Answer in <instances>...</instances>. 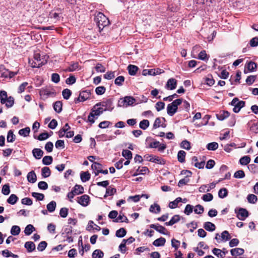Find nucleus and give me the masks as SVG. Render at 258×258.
Instances as JSON below:
<instances>
[{"mask_svg": "<svg viewBox=\"0 0 258 258\" xmlns=\"http://www.w3.org/2000/svg\"><path fill=\"white\" fill-rule=\"evenodd\" d=\"M247 200L249 203L255 204L257 200V197L253 194H249L247 196Z\"/></svg>", "mask_w": 258, "mask_h": 258, "instance_id": "58", "label": "nucleus"}, {"mask_svg": "<svg viewBox=\"0 0 258 258\" xmlns=\"http://www.w3.org/2000/svg\"><path fill=\"white\" fill-rule=\"evenodd\" d=\"M79 68V63L77 62H73L70 66L64 70L66 72H72L76 71Z\"/></svg>", "mask_w": 258, "mask_h": 258, "instance_id": "28", "label": "nucleus"}, {"mask_svg": "<svg viewBox=\"0 0 258 258\" xmlns=\"http://www.w3.org/2000/svg\"><path fill=\"white\" fill-rule=\"evenodd\" d=\"M24 247L26 249L27 251L29 253L32 252L36 249V246L32 241H27L24 244Z\"/></svg>", "mask_w": 258, "mask_h": 258, "instance_id": "17", "label": "nucleus"}, {"mask_svg": "<svg viewBox=\"0 0 258 258\" xmlns=\"http://www.w3.org/2000/svg\"><path fill=\"white\" fill-rule=\"evenodd\" d=\"M77 202L83 207L87 206L90 203V197L87 195H84L77 198Z\"/></svg>", "mask_w": 258, "mask_h": 258, "instance_id": "7", "label": "nucleus"}, {"mask_svg": "<svg viewBox=\"0 0 258 258\" xmlns=\"http://www.w3.org/2000/svg\"><path fill=\"white\" fill-rule=\"evenodd\" d=\"M103 111H105L104 110L103 108L100 106L97 108H95L92 109L91 112L90 113L88 117V121L91 122V124L94 123L95 120L93 118L95 117V116H99L103 112Z\"/></svg>", "mask_w": 258, "mask_h": 258, "instance_id": "5", "label": "nucleus"}, {"mask_svg": "<svg viewBox=\"0 0 258 258\" xmlns=\"http://www.w3.org/2000/svg\"><path fill=\"white\" fill-rule=\"evenodd\" d=\"M244 252V250L241 248H235L230 250L231 254L234 256L241 255Z\"/></svg>", "mask_w": 258, "mask_h": 258, "instance_id": "22", "label": "nucleus"}, {"mask_svg": "<svg viewBox=\"0 0 258 258\" xmlns=\"http://www.w3.org/2000/svg\"><path fill=\"white\" fill-rule=\"evenodd\" d=\"M245 173L242 170H239L234 174V177L235 178H242L245 177Z\"/></svg>", "mask_w": 258, "mask_h": 258, "instance_id": "61", "label": "nucleus"}, {"mask_svg": "<svg viewBox=\"0 0 258 258\" xmlns=\"http://www.w3.org/2000/svg\"><path fill=\"white\" fill-rule=\"evenodd\" d=\"M31 195L32 196L35 198L37 201H42L44 198V195L41 193L33 192Z\"/></svg>", "mask_w": 258, "mask_h": 258, "instance_id": "56", "label": "nucleus"}, {"mask_svg": "<svg viewBox=\"0 0 258 258\" xmlns=\"http://www.w3.org/2000/svg\"><path fill=\"white\" fill-rule=\"evenodd\" d=\"M221 237L222 240L226 241L229 240L231 239V236L228 231L225 230L221 233Z\"/></svg>", "mask_w": 258, "mask_h": 258, "instance_id": "47", "label": "nucleus"}, {"mask_svg": "<svg viewBox=\"0 0 258 258\" xmlns=\"http://www.w3.org/2000/svg\"><path fill=\"white\" fill-rule=\"evenodd\" d=\"M72 92L71 90L69 89H64L62 91V95L64 99L68 100L70 98Z\"/></svg>", "mask_w": 258, "mask_h": 258, "instance_id": "51", "label": "nucleus"}, {"mask_svg": "<svg viewBox=\"0 0 258 258\" xmlns=\"http://www.w3.org/2000/svg\"><path fill=\"white\" fill-rule=\"evenodd\" d=\"M161 118L160 117H157L155 120V122L153 124V128H156L158 127H159L160 126H162V127H165L166 125L165 124H161Z\"/></svg>", "mask_w": 258, "mask_h": 258, "instance_id": "57", "label": "nucleus"}, {"mask_svg": "<svg viewBox=\"0 0 258 258\" xmlns=\"http://www.w3.org/2000/svg\"><path fill=\"white\" fill-rule=\"evenodd\" d=\"M40 95L44 97L45 98H47L50 95H55V93L54 92H51L49 91L47 89L42 88L40 90L39 92Z\"/></svg>", "mask_w": 258, "mask_h": 258, "instance_id": "15", "label": "nucleus"}, {"mask_svg": "<svg viewBox=\"0 0 258 258\" xmlns=\"http://www.w3.org/2000/svg\"><path fill=\"white\" fill-rule=\"evenodd\" d=\"M257 67V64L252 61H247L245 64V68H246L248 71L250 72L255 71Z\"/></svg>", "mask_w": 258, "mask_h": 258, "instance_id": "20", "label": "nucleus"}, {"mask_svg": "<svg viewBox=\"0 0 258 258\" xmlns=\"http://www.w3.org/2000/svg\"><path fill=\"white\" fill-rule=\"evenodd\" d=\"M146 143L148 144V148H157L159 145V142L156 141L151 137H148L146 139Z\"/></svg>", "mask_w": 258, "mask_h": 258, "instance_id": "9", "label": "nucleus"}, {"mask_svg": "<svg viewBox=\"0 0 258 258\" xmlns=\"http://www.w3.org/2000/svg\"><path fill=\"white\" fill-rule=\"evenodd\" d=\"M186 153L183 150H180L177 154V159L178 161L180 163H183L185 162Z\"/></svg>", "mask_w": 258, "mask_h": 258, "instance_id": "34", "label": "nucleus"}, {"mask_svg": "<svg viewBox=\"0 0 258 258\" xmlns=\"http://www.w3.org/2000/svg\"><path fill=\"white\" fill-rule=\"evenodd\" d=\"M93 258H102L104 256L103 252L100 249H95L92 254Z\"/></svg>", "mask_w": 258, "mask_h": 258, "instance_id": "42", "label": "nucleus"}, {"mask_svg": "<svg viewBox=\"0 0 258 258\" xmlns=\"http://www.w3.org/2000/svg\"><path fill=\"white\" fill-rule=\"evenodd\" d=\"M194 210V206L190 204H187L184 210V213L186 215H189Z\"/></svg>", "mask_w": 258, "mask_h": 258, "instance_id": "59", "label": "nucleus"}, {"mask_svg": "<svg viewBox=\"0 0 258 258\" xmlns=\"http://www.w3.org/2000/svg\"><path fill=\"white\" fill-rule=\"evenodd\" d=\"M90 177L91 175L88 171H82L80 173L81 179L83 182L88 181L90 179Z\"/></svg>", "mask_w": 258, "mask_h": 258, "instance_id": "29", "label": "nucleus"}, {"mask_svg": "<svg viewBox=\"0 0 258 258\" xmlns=\"http://www.w3.org/2000/svg\"><path fill=\"white\" fill-rule=\"evenodd\" d=\"M18 197L15 194H12L7 199V202L11 205L15 204L18 201Z\"/></svg>", "mask_w": 258, "mask_h": 258, "instance_id": "36", "label": "nucleus"}, {"mask_svg": "<svg viewBox=\"0 0 258 258\" xmlns=\"http://www.w3.org/2000/svg\"><path fill=\"white\" fill-rule=\"evenodd\" d=\"M136 103L137 99L131 96H126L119 99L117 106L118 107H127L128 106H132Z\"/></svg>", "mask_w": 258, "mask_h": 258, "instance_id": "2", "label": "nucleus"}, {"mask_svg": "<svg viewBox=\"0 0 258 258\" xmlns=\"http://www.w3.org/2000/svg\"><path fill=\"white\" fill-rule=\"evenodd\" d=\"M235 213L237 214V217L242 221L244 220L249 215L248 211L242 208H239L238 212L235 209Z\"/></svg>", "mask_w": 258, "mask_h": 258, "instance_id": "6", "label": "nucleus"}, {"mask_svg": "<svg viewBox=\"0 0 258 258\" xmlns=\"http://www.w3.org/2000/svg\"><path fill=\"white\" fill-rule=\"evenodd\" d=\"M114 222H125L128 223L129 222L128 219L127 218L122 215H119L116 219L113 220Z\"/></svg>", "mask_w": 258, "mask_h": 258, "instance_id": "32", "label": "nucleus"}, {"mask_svg": "<svg viewBox=\"0 0 258 258\" xmlns=\"http://www.w3.org/2000/svg\"><path fill=\"white\" fill-rule=\"evenodd\" d=\"M166 242V239L165 238L161 237L155 240H154L153 242V244L157 247L162 246H164Z\"/></svg>", "mask_w": 258, "mask_h": 258, "instance_id": "24", "label": "nucleus"}, {"mask_svg": "<svg viewBox=\"0 0 258 258\" xmlns=\"http://www.w3.org/2000/svg\"><path fill=\"white\" fill-rule=\"evenodd\" d=\"M180 147L187 150H189L191 148L190 142L186 140L182 141L180 144Z\"/></svg>", "mask_w": 258, "mask_h": 258, "instance_id": "60", "label": "nucleus"}, {"mask_svg": "<svg viewBox=\"0 0 258 258\" xmlns=\"http://www.w3.org/2000/svg\"><path fill=\"white\" fill-rule=\"evenodd\" d=\"M228 195V190L226 188H221L218 192L219 197L223 199L227 197Z\"/></svg>", "mask_w": 258, "mask_h": 258, "instance_id": "55", "label": "nucleus"}, {"mask_svg": "<svg viewBox=\"0 0 258 258\" xmlns=\"http://www.w3.org/2000/svg\"><path fill=\"white\" fill-rule=\"evenodd\" d=\"M245 102L244 101H239L237 97L234 98L232 101L229 103L231 106H233V111L235 113H238L240 109L245 106Z\"/></svg>", "mask_w": 258, "mask_h": 258, "instance_id": "4", "label": "nucleus"}, {"mask_svg": "<svg viewBox=\"0 0 258 258\" xmlns=\"http://www.w3.org/2000/svg\"><path fill=\"white\" fill-rule=\"evenodd\" d=\"M56 207V203L54 201H51L46 206L47 211L48 212H49L50 213H52V212H54L55 210Z\"/></svg>", "mask_w": 258, "mask_h": 258, "instance_id": "33", "label": "nucleus"}, {"mask_svg": "<svg viewBox=\"0 0 258 258\" xmlns=\"http://www.w3.org/2000/svg\"><path fill=\"white\" fill-rule=\"evenodd\" d=\"M35 230L34 227L31 224H29L25 227L24 233L26 235H30Z\"/></svg>", "mask_w": 258, "mask_h": 258, "instance_id": "41", "label": "nucleus"}, {"mask_svg": "<svg viewBox=\"0 0 258 258\" xmlns=\"http://www.w3.org/2000/svg\"><path fill=\"white\" fill-rule=\"evenodd\" d=\"M47 245V243L45 241H41L37 246V249L39 251H43L45 250Z\"/></svg>", "mask_w": 258, "mask_h": 258, "instance_id": "63", "label": "nucleus"}, {"mask_svg": "<svg viewBox=\"0 0 258 258\" xmlns=\"http://www.w3.org/2000/svg\"><path fill=\"white\" fill-rule=\"evenodd\" d=\"M116 192V189L113 187H109L106 188L105 194L104 197L105 198L109 196H113Z\"/></svg>", "mask_w": 258, "mask_h": 258, "instance_id": "50", "label": "nucleus"}, {"mask_svg": "<svg viewBox=\"0 0 258 258\" xmlns=\"http://www.w3.org/2000/svg\"><path fill=\"white\" fill-rule=\"evenodd\" d=\"M16 139V136L13 133V131L12 130L9 131L7 135V140L8 142L13 143L15 141Z\"/></svg>", "mask_w": 258, "mask_h": 258, "instance_id": "43", "label": "nucleus"}, {"mask_svg": "<svg viewBox=\"0 0 258 258\" xmlns=\"http://www.w3.org/2000/svg\"><path fill=\"white\" fill-rule=\"evenodd\" d=\"M177 86V80L174 78L169 79L165 85V88L167 89L171 90H174Z\"/></svg>", "mask_w": 258, "mask_h": 258, "instance_id": "10", "label": "nucleus"}, {"mask_svg": "<svg viewBox=\"0 0 258 258\" xmlns=\"http://www.w3.org/2000/svg\"><path fill=\"white\" fill-rule=\"evenodd\" d=\"M250 162V158L248 156H245L241 157L239 162L242 165H246Z\"/></svg>", "mask_w": 258, "mask_h": 258, "instance_id": "45", "label": "nucleus"}, {"mask_svg": "<svg viewBox=\"0 0 258 258\" xmlns=\"http://www.w3.org/2000/svg\"><path fill=\"white\" fill-rule=\"evenodd\" d=\"M106 91V88L104 86H99L95 89V92L98 95H103Z\"/></svg>", "mask_w": 258, "mask_h": 258, "instance_id": "64", "label": "nucleus"}, {"mask_svg": "<svg viewBox=\"0 0 258 258\" xmlns=\"http://www.w3.org/2000/svg\"><path fill=\"white\" fill-rule=\"evenodd\" d=\"M102 167V165L101 163L94 162L91 166V168L94 171L95 174L96 175V173H97L99 169H101Z\"/></svg>", "mask_w": 258, "mask_h": 258, "instance_id": "44", "label": "nucleus"}, {"mask_svg": "<svg viewBox=\"0 0 258 258\" xmlns=\"http://www.w3.org/2000/svg\"><path fill=\"white\" fill-rule=\"evenodd\" d=\"M149 121L147 119H144L140 121L139 123V127L145 130L149 127Z\"/></svg>", "mask_w": 258, "mask_h": 258, "instance_id": "49", "label": "nucleus"}, {"mask_svg": "<svg viewBox=\"0 0 258 258\" xmlns=\"http://www.w3.org/2000/svg\"><path fill=\"white\" fill-rule=\"evenodd\" d=\"M30 132V128L29 127H26L24 128H22L19 131V134L20 136L26 137L29 136Z\"/></svg>", "mask_w": 258, "mask_h": 258, "instance_id": "40", "label": "nucleus"}, {"mask_svg": "<svg viewBox=\"0 0 258 258\" xmlns=\"http://www.w3.org/2000/svg\"><path fill=\"white\" fill-rule=\"evenodd\" d=\"M209 57L208 56L206 51L205 50H202L199 54L198 58L202 60H208Z\"/></svg>", "mask_w": 258, "mask_h": 258, "instance_id": "62", "label": "nucleus"}, {"mask_svg": "<svg viewBox=\"0 0 258 258\" xmlns=\"http://www.w3.org/2000/svg\"><path fill=\"white\" fill-rule=\"evenodd\" d=\"M21 229L19 226H13L11 229V234L14 236H17L19 234Z\"/></svg>", "mask_w": 258, "mask_h": 258, "instance_id": "46", "label": "nucleus"}, {"mask_svg": "<svg viewBox=\"0 0 258 258\" xmlns=\"http://www.w3.org/2000/svg\"><path fill=\"white\" fill-rule=\"evenodd\" d=\"M28 181L32 183H35L37 180V176L34 171L29 172L27 176Z\"/></svg>", "mask_w": 258, "mask_h": 258, "instance_id": "21", "label": "nucleus"}, {"mask_svg": "<svg viewBox=\"0 0 258 258\" xmlns=\"http://www.w3.org/2000/svg\"><path fill=\"white\" fill-rule=\"evenodd\" d=\"M206 148L208 150L215 151L218 148V144L216 142H212L208 144Z\"/></svg>", "mask_w": 258, "mask_h": 258, "instance_id": "48", "label": "nucleus"}, {"mask_svg": "<svg viewBox=\"0 0 258 258\" xmlns=\"http://www.w3.org/2000/svg\"><path fill=\"white\" fill-rule=\"evenodd\" d=\"M51 135H49L47 132H45L40 134L38 136L34 135V139H37L39 141H44L47 139Z\"/></svg>", "mask_w": 258, "mask_h": 258, "instance_id": "27", "label": "nucleus"}, {"mask_svg": "<svg viewBox=\"0 0 258 258\" xmlns=\"http://www.w3.org/2000/svg\"><path fill=\"white\" fill-rule=\"evenodd\" d=\"M6 99H7L6 103V107L7 108L12 107L14 105V102H15V99H14V97L12 96H9V97H8Z\"/></svg>", "mask_w": 258, "mask_h": 258, "instance_id": "52", "label": "nucleus"}, {"mask_svg": "<svg viewBox=\"0 0 258 258\" xmlns=\"http://www.w3.org/2000/svg\"><path fill=\"white\" fill-rule=\"evenodd\" d=\"M178 107H176L172 103H170L167 105V114L170 116H172L174 115V114L177 111Z\"/></svg>", "mask_w": 258, "mask_h": 258, "instance_id": "13", "label": "nucleus"}, {"mask_svg": "<svg viewBox=\"0 0 258 258\" xmlns=\"http://www.w3.org/2000/svg\"><path fill=\"white\" fill-rule=\"evenodd\" d=\"M80 95L81 98V101L84 102L90 99V96L91 95V90H85L82 91L80 92Z\"/></svg>", "mask_w": 258, "mask_h": 258, "instance_id": "12", "label": "nucleus"}, {"mask_svg": "<svg viewBox=\"0 0 258 258\" xmlns=\"http://www.w3.org/2000/svg\"><path fill=\"white\" fill-rule=\"evenodd\" d=\"M51 175V170L48 167L45 166L41 169V175L44 178H47Z\"/></svg>", "mask_w": 258, "mask_h": 258, "instance_id": "30", "label": "nucleus"}, {"mask_svg": "<svg viewBox=\"0 0 258 258\" xmlns=\"http://www.w3.org/2000/svg\"><path fill=\"white\" fill-rule=\"evenodd\" d=\"M33 156L36 159H40L44 154V152L40 149L34 148L32 150Z\"/></svg>", "mask_w": 258, "mask_h": 258, "instance_id": "19", "label": "nucleus"}, {"mask_svg": "<svg viewBox=\"0 0 258 258\" xmlns=\"http://www.w3.org/2000/svg\"><path fill=\"white\" fill-rule=\"evenodd\" d=\"M94 21L98 27L100 31L110 24L108 18L106 17L102 13L99 12L94 17Z\"/></svg>", "mask_w": 258, "mask_h": 258, "instance_id": "1", "label": "nucleus"}, {"mask_svg": "<svg viewBox=\"0 0 258 258\" xmlns=\"http://www.w3.org/2000/svg\"><path fill=\"white\" fill-rule=\"evenodd\" d=\"M150 211L154 213H159L161 211L160 207L157 204L154 203L151 205L149 209Z\"/></svg>", "mask_w": 258, "mask_h": 258, "instance_id": "31", "label": "nucleus"}, {"mask_svg": "<svg viewBox=\"0 0 258 258\" xmlns=\"http://www.w3.org/2000/svg\"><path fill=\"white\" fill-rule=\"evenodd\" d=\"M54 111L57 113H60L62 111V103L61 101H56L53 104Z\"/></svg>", "mask_w": 258, "mask_h": 258, "instance_id": "25", "label": "nucleus"}, {"mask_svg": "<svg viewBox=\"0 0 258 258\" xmlns=\"http://www.w3.org/2000/svg\"><path fill=\"white\" fill-rule=\"evenodd\" d=\"M49 57V56L48 55H45L44 56V58H42V62L40 63H39L36 60H35L34 61H33V62H32L31 63V66L32 68H40L41 67H42V66L44 65L45 64H46L47 62V59Z\"/></svg>", "mask_w": 258, "mask_h": 258, "instance_id": "14", "label": "nucleus"}, {"mask_svg": "<svg viewBox=\"0 0 258 258\" xmlns=\"http://www.w3.org/2000/svg\"><path fill=\"white\" fill-rule=\"evenodd\" d=\"M122 156L127 160L132 158V153L128 150H123L122 151Z\"/></svg>", "mask_w": 258, "mask_h": 258, "instance_id": "54", "label": "nucleus"}, {"mask_svg": "<svg viewBox=\"0 0 258 258\" xmlns=\"http://www.w3.org/2000/svg\"><path fill=\"white\" fill-rule=\"evenodd\" d=\"M53 161V158L51 156H45L43 158L42 163L45 165H50Z\"/></svg>", "mask_w": 258, "mask_h": 258, "instance_id": "39", "label": "nucleus"}, {"mask_svg": "<svg viewBox=\"0 0 258 258\" xmlns=\"http://www.w3.org/2000/svg\"><path fill=\"white\" fill-rule=\"evenodd\" d=\"M204 228L208 231L213 232L216 229V226L211 222H206L203 225Z\"/></svg>", "mask_w": 258, "mask_h": 258, "instance_id": "23", "label": "nucleus"}, {"mask_svg": "<svg viewBox=\"0 0 258 258\" xmlns=\"http://www.w3.org/2000/svg\"><path fill=\"white\" fill-rule=\"evenodd\" d=\"M139 68L137 66L133 65V64H130L127 67V70L128 72V74L131 76H134L136 74L137 71H138Z\"/></svg>", "mask_w": 258, "mask_h": 258, "instance_id": "26", "label": "nucleus"}, {"mask_svg": "<svg viewBox=\"0 0 258 258\" xmlns=\"http://www.w3.org/2000/svg\"><path fill=\"white\" fill-rule=\"evenodd\" d=\"M126 232V230L125 228H120L116 231L115 236L118 238H122L125 236Z\"/></svg>", "mask_w": 258, "mask_h": 258, "instance_id": "37", "label": "nucleus"}, {"mask_svg": "<svg viewBox=\"0 0 258 258\" xmlns=\"http://www.w3.org/2000/svg\"><path fill=\"white\" fill-rule=\"evenodd\" d=\"M124 79V77L122 76L117 77L114 80V84L118 86H121L123 85Z\"/></svg>", "mask_w": 258, "mask_h": 258, "instance_id": "53", "label": "nucleus"}, {"mask_svg": "<svg viewBox=\"0 0 258 258\" xmlns=\"http://www.w3.org/2000/svg\"><path fill=\"white\" fill-rule=\"evenodd\" d=\"M182 198L180 197L177 198L174 201L170 202L169 203V207L171 209H175L177 207V205L179 203L181 202Z\"/></svg>", "mask_w": 258, "mask_h": 258, "instance_id": "38", "label": "nucleus"}, {"mask_svg": "<svg viewBox=\"0 0 258 258\" xmlns=\"http://www.w3.org/2000/svg\"><path fill=\"white\" fill-rule=\"evenodd\" d=\"M212 252L218 257L223 258L228 253V250L225 248H223L222 249L214 248L212 249Z\"/></svg>", "mask_w": 258, "mask_h": 258, "instance_id": "8", "label": "nucleus"}, {"mask_svg": "<svg viewBox=\"0 0 258 258\" xmlns=\"http://www.w3.org/2000/svg\"><path fill=\"white\" fill-rule=\"evenodd\" d=\"M150 227L151 228L154 229L155 230H156L157 231H158V232H159L161 234H162L164 235L167 234V233H165V231H166V229L164 227H163L162 225H160L159 224H151L150 225Z\"/></svg>", "mask_w": 258, "mask_h": 258, "instance_id": "11", "label": "nucleus"}, {"mask_svg": "<svg viewBox=\"0 0 258 258\" xmlns=\"http://www.w3.org/2000/svg\"><path fill=\"white\" fill-rule=\"evenodd\" d=\"M230 115V112L226 110H221L218 114H216L217 118L219 120H223L228 117Z\"/></svg>", "mask_w": 258, "mask_h": 258, "instance_id": "18", "label": "nucleus"}, {"mask_svg": "<svg viewBox=\"0 0 258 258\" xmlns=\"http://www.w3.org/2000/svg\"><path fill=\"white\" fill-rule=\"evenodd\" d=\"M148 161L160 165H164L166 163V161L164 159L160 158L158 156L153 155L152 158H150L148 160Z\"/></svg>", "mask_w": 258, "mask_h": 258, "instance_id": "16", "label": "nucleus"}, {"mask_svg": "<svg viewBox=\"0 0 258 258\" xmlns=\"http://www.w3.org/2000/svg\"><path fill=\"white\" fill-rule=\"evenodd\" d=\"M98 106L105 107V108H103L105 111H111L114 108L113 106V99L112 98H109L106 99L105 101H103L101 102L97 103L93 106V108H95L96 107Z\"/></svg>", "mask_w": 258, "mask_h": 258, "instance_id": "3", "label": "nucleus"}, {"mask_svg": "<svg viewBox=\"0 0 258 258\" xmlns=\"http://www.w3.org/2000/svg\"><path fill=\"white\" fill-rule=\"evenodd\" d=\"M147 172H149V170L147 167H142L141 169H140V167H139L136 172L133 174V176H136L139 174H143L146 173Z\"/></svg>", "mask_w": 258, "mask_h": 258, "instance_id": "35", "label": "nucleus"}]
</instances>
